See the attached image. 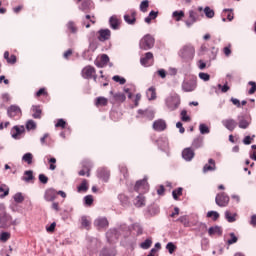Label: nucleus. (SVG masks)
Listing matches in <instances>:
<instances>
[{
	"label": "nucleus",
	"mask_w": 256,
	"mask_h": 256,
	"mask_svg": "<svg viewBox=\"0 0 256 256\" xmlns=\"http://www.w3.org/2000/svg\"><path fill=\"white\" fill-rule=\"evenodd\" d=\"M12 217L7 213L5 204H0V229H8L11 226Z\"/></svg>",
	"instance_id": "1"
},
{
	"label": "nucleus",
	"mask_w": 256,
	"mask_h": 256,
	"mask_svg": "<svg viewBox=\"0 0 256 256\" xmlns=\"http://www.w3.org/2000/svg\"><path fill=\"white\" fill-rule=\"evenodd\" d=\"M181 87L184 93H193L197 89V76H192L190 79L184 80Z\"/></svg>",
	"instance_id": "2"
},
{
	"label": "nucleus",
	"mask_w": 256,
	"mask_h": 256,
	"mask_svg": "<svg viewBox=\"0 0 256 256\" xmlns=\"http://www.w3.org/2000/svg\"><path fill=\"white\" fill-rule=\"evenodd\" d=\"M139 47L143 51H149V49H153L155 47V38L150 34H146L139 42Z\"/></svg>",
	"instance_id": "3"
},
{
	"label": "nucleus",
	"mask_w": 256,
	"mask_h": 256,
	"mask_svg": "<svg viewBox=\"0 0 256 256\" xmlns=\"http://www.w3.org/2000/svg\"><path fill=\"white\" fill-rule=\"evenodd\" d=\"M179 105H181V97L178 94L169 96L166 99V106L170 111H175V109L179 108Z\"/></svg>",
	"instance_id": "4"
},
{
	"label": "nucleus",
	"mask_w": 256,
	"mask_h": 256,
	"mask_svg": "<svg viewBox=\"0 0 256 256\" xmlns=\"http://www.w3.org/2000/svg\"><path fill=\"white\" fill-rule=\"evenodd\" d=\"M195 55V48L191 45H186L180 50V57L186 59V61H191Z\"/></svg>",
	"instance_id": "5"
},
{
	"label": "nucleus",
	"mask_w": 256,
	"mask_h": 256,
	"mask_svg": "<svg viewBox=\"0 0 256 256\" xmlns=\"http://www.w3.org/2000/svg\"><path fill=\"white\" fill-rule=\"evenodd\" d=\"M215 203L218 207H227L229 205V196L225 192L216 195Z\"/></svg>",
	"instance_id": "6"
},
{
	"label": "nucleus",
	"mask_w": 256,
	"mask_h": 256,
	"mask_svg": "<svg viewBox=\"0 0 256 256\" xmlns=\"http://www.w3.org/2000/svg\"><path fill=\"white\" fill-rule=\"evenodd\" d=\"M154 131H165L167 129V123L163 119H159L153 122Z\"/></svg>",
	"instance_id": "7"
},
{
	"label": "nucleus",
	"mask_w": 256,
	"mask_h": 256,
	"mask_svg": "<svg viewBox=\"0 0 256 256\" xmlns=\"http://www.w3.org/2000/svg\"><path fill=\"white\" fill-rule=\"evenodd\" d=\"M99 41H109L111 39V30L109 29H101L99 30Z\"/></svg>",
	"instance_id": "8"
},
{
	"label": "nucleus",
	"mask_w": 256,
	"mask_h": 256,
	"mask_svg": "<svg viewBox=\"0 0 256 256\" xmlns=\"http://www.w3.org/2000/svg\"><path fill=\"white\" fill-rule=\"evenodd\" d=\"M45 201H54L57 199V192H55V189H47L44 194Z\"/></svg>",
	"instance_id": "9"
},
{
	"label": "nucleus",
	"mask_w": 256,
	"mask_h": 256,
	"mask_svg": "<svg viewBox=\"0 0 256 256\" xmlns=\"http://www.w3.org/2000/svg\"><path fill=\"white\" fill-rule=\"evenodd\" d=\"M182 157L185 159V161H191L193 157H195V151L191 148H185L182 151Z\"/></svg>",
	"instance_id": "10"
},
{
	"label": "nucleus",
	"mask_w": 256,
	"mask_h": 256,
	"mask_svg": "<svg viewBox=\"0 0 256 256\" xmlns=\"http://www.w3.org/2000/svg\"><path fill=\"white\" fill-rule=\"evenodd\" d=\"M187 27H192L195 23H197V13L195 11H189V19L185 21Z\"/></svg>",
	"instance_id": "11"
},
{
	"label": "nucleus",
	"mask_w": 256,
	"mask_h": 256,
	"mask_svg": "<svg viewBox=\"0 0 256 256\" xmlns=\"http://www.w3.org/2000/svg\"><path fill=\"white\" fill-rule=\"evenodd\" d=\"M222 124L228 131H235V127H237V122L233 119H226L222 121Z\"/></svg>",
	"instance_id": "12"
},
{
	"label": "nucleus",
	"mask_w": 256,
	"mask_h": 256,
	"mask_svg": "<svg viewBox=\"0 0 256 256\" xmlns=\"http://www.w3.org/2000/svg\"><path fill=\"white\" fill-rule=\"evenodd\" d=\"M94 225L98 229H105V227H109V221L107 218H98L94 221Z\"/></svg>",
	"instance_id": "13"
},
{
	"label": "nucleus",
	"mask_w": 256,
	"mask_h": 256,
	"mask_svg": "<svg viewBox=\"0 0 256 256\" xmlns=\"http://www.w3.org/2000/svg\"><path fill=\"white\" fill-rule=\"evenodd\" d=\"M208 235L210 237H213V235H219V237H221V235H223V229L221 226H212L208 229Z\"/></svg>",
	"instance_id": "14"
},
{
	"label": "nucleus",
	"mask_w": 256,
	"mask_h": 256,
	"mask_svg": "<svg viewBox=\"0 0 256 256\" xmlns=\"http://www.w3.org/2000/svg\"><path fill=\"white\" fill-rule=\"evenodd\" d=\"M237 119H238V126L240 129H247L249 125H251V122L247 121V119H245V116L243 115H239Z\"/></svg>",
	"instance_id": "15"
},
{
	"label": "nucleus",
	"mask_w": 256,
	"mask_h": 256,
	"mask_svg": "<svg viewBox=\"0 0 256 256\" xmlns=\"http://www.w3.org/2000/svg\"><path fill=\"white\" fill-rule=\"evenodd\" d=\"M7 113L10 117H16V115H19V113H21V108L17 105H11L8 108Z\"/></svg>",
	"instance_id": "16"
},
{
	"label": "nucleus",
	"mask_w": 256,
	"mask_h": 256,
	"mask_svg": "<svg viewBox=\"0 0 256 256\" xmlns=\"http://www.w3.org/2000/svg\"><path fill=\"white\" fill-rule=\"evenodd\" d=\"M153 59V54L151 52H147L144 54V57L140 58V63L143 67H147L149 65V61Z\"/></svg>",
	"instance_id": "17"
},
{
	"label": "nucleus",
	"mask_w": 256,
	"mask_h": 256,
	"mask_svg": "<svg viewBox=\"0 0 256 256\" xmlns=\"http://www.w3.org/2000/svg\"><path fill=\"white\" fill-rule=\"evenodd\" d=\"M110 172L109 170L102 168L98 171V177H100V179H103V181H105V183H107L109 181V177H110Z\"/></svg>",
	"instance_id": "18"
},
{
	"label": "nucleus",
	"mask_w": 256,
	"mask_h": 256,
	"mask_svg": "<svg viewBox=\"0 0 256 256\" xmlns=\"http://www.w3.org/2000/svg\"><path fill=\"white\" fill-rule=\"evenodd\" d=\"M142 189H147V180L144 178L142 180H138L134 186V191H141Z\"/></svg>",
	"instance_id": "19"
},
{
	"label": "nucleus",
	"mask_w": 256,
	"mask_h": 256,
	"mask_svg": "<svg viewBox=\"0 0 256 256\" xmlns=\"http://www.w3.org/2000/svg\"><path fill=\"white\" fill-rule=\"evenodd\" d=\"M208 163L209 164H206L204 167H203V173H207L209 171H215L216 169V166H215V160H213L212 158H210L208 160Z\"/></svg>",
	"instance_id": "20"
},
{
	"label": "nucleus",
	"mask_w": 256,
	"mask_h": 256,
	"mask_svg": "<svg viewBox=\"0 0 256 256\" xmlns=\"http://www.w3.org/2000/svg\"><path fill=\"white\" fill-rule=\"evenodd\" d=\"M83 71L84 75H86V79H91V77L95 75V67L93 66H86Z\"/></svg>",
	"instance_id": "21"
},
{
	"label": "nucleus",
	"mask_w": 256,
	"mask_h": 256,
	"mask_svg": "<svg viewBox=\"0 0 256 256\" xmlns=\"http://www.w3.org/2000/svg\"><path fill=\"white\" fill-rule=\"evenodd\" d=\"M101 256H115L117 255V251L115 248H104L101 253Z\"/></svg>",
	"instance_id": "22"
},
{
	"label": "nucleus",
	"mask_w": 256,
	"mask_h": 256,
	"mask_svg": "<svg viewBox=\"0 0 256 256\" xmlns=\"http://www.w3.org/2000/svg\"><path fill=\"white\" fill-rule=\"evenodd\" d=\"M147 97L149 101H155L157 99V92L155 90V87H150L147 91Z\"/></svg>",
	"instance_id": "23"
},
{
	"label": "nucleus",
	"mask_w": 256,
	"mask_h": 256,
	"mask_svg": "<svg viewBox=\"0 0 256 256\" xmlns=\"http://www.w3.org/2000/svg\"><path fill=\"white\" fill-rule=\"evenodd\" d=\"M14 131H16V133L12 134L13 139H19V135H21L22 133H25V127L24 126H14L13 127Z\"/></svg>",
	"instance_id": "24"
},
{
	"label": "nucleus",
	"mask_w": 256,
	"mask_h": 256,
	"mask_svg": "<svg viewBox=\"0 0 256 256\" xmlns=\"http://www.w3.org/2000/svg\"><path fill=\"white\" fill-rule=\"evenodd\" d=\"M124 21L128 23V25H135L137 18H135V12H132L131 16L130 15H124Z\"/></svg>",
	"instance_id": "25"
},
{
	"label": "nucleus",
	"mask_w": 256,
	"mask_h": 256,
	"mask_svg": "<svg viewBox=\"0 0 256 256\" xmlns=\"http://www.w3.org/2000/svg\"><path fill=\"white\" fill-rule=\"evenodd\" d=\"M134 205L135 207H143V205H145V197H143V195H138L134 199Z\"/></svg>",
	"instance_id": "26"
},
{
	"label": "nucleus",
	"mask_w": 256,
	"mask_h": 256,
	"mask_svg": "<svg viewBox=\"0 0 256 256\" xmlns=\"http://www.w3.org/2000/svg\"><path fill=\"white\" fill-rule=\"evenodd\" d=\"M113 98L117 103H123L125 102V99H127V96H125L124 93L118 92L113 95Z\"/></svg>",
	"instance_id": "27"
},
{
	"label": "nucleus",
	"mask_w": 256,
	"mask_h": 256,
	"mask_svg": "<svg viewBox=\"0 0 256 256\" xmlns=\"http://www.w3.org/2000/svg\"><path fill=\"white\" fill-rule=\"evenodd\" d=\"M89 190V186L87 185V180H83L81 184L78 186L77 191L78 193H85Z\"/></svg>",
	"instance_id": "28"
},
{
	"label": "nucleus",
	"mask_w": 256,
	"mask_h": 256,
	"mask_svg": "<svg viewBox=\"0 0 256 256\" xmlns=\"http://www.w3.org/2000/svg\"><path fill=\"white\" fill-rule=\"evenodd\" d=\"M108 100L105 97H98L96 99L95 105L96 107H107Z\"/></svg>",
	"instance_id": "29"
},
{
	"label": "nucleus",
	"mask_w": 256,
	"mask_h": 256,
	"mask_svg": "<svg viewBox=\"0 0 256 256\" xmlns=\"http://www.w3.org/2000/svg\"><path fill=\"white\" fill-rule=\"evenodd\" d=\"M109 23L112 29H119V20L117 19V17L115 16L110 17Z\"/></svg>",
	"instance_id": "30"
},
{
	"label": "nucleus",
	"mask_w": 256,
	"mask_h": 256,
	"mask_svg": "<svg viewBox=\"0 0 256 256\" xmlns=\"http://www.w3.org/2000/svg\"><path fill=\"white\" fill-rule=\"evenodd\" d=\"M203 146V137H197L193 140L192 142V147H194V149H199V147Z\"/></svg>",
	"instance_id": "31"
},
{
	"label": "nucleus",
	"mask_w": 256,
	"mask_h": 256,
	"mask_svg": "<svg viewBox=\"0 0 256 256\" xmlns=\"http://www.w3.org/2000/svg\"><path fill=\"white\" fill-rule=\"evenodd\" d=\"M32 111H33L32 117L34 119H41L42 111L39 109V106H32Z\"/></svg>",
	"instance_id": "32"
},
{
	"label": "nucleus",
	"mask_w": 256,
	"mask_h": 256,
	"mask_svg": "<svg viewBox=\"0 0 256 256\" xmlns=\"http://www.w3.org/2000/svg\"><path fill=\"white\" fill-rule=\"evenodd\" d=\"M183 195V188L179 187L172 191V197L175 201H179V196Z\"/></svg>",
	"instance_id": "33"
},
{
	"label": "nucleus",
	"mask_w": 256,
	"mask_h": 256,
	"mask_svg": "<svg viewBox=\"0 0 256 256\" xmlns=\"http://www.w3.org/2000/svg\"><path fill=\"white\" fill-rule=\"evenodd\" d=\"M204 13L208 19H213L215 17V11H213L209 6L204 8Z\"/></svg>",
	"instance_id": "34"
},
{
	"label": "nucleus",
	"mask_w": 256,
	"mask_h": 256,
	"mask_svg": "<svg viewBox=\"0 0 256 256\" xmlns=\"http://www.w3.org/2000/svg\"><path fill=\"white\" fill-rule=\"evenodd\" d=\"M199 131H200L201 135H207L211 132V130L209 129V126L206 124H200Z\"/></svg>",
	"instance_id": "35"
},
{
	"label": "nucleus",
	"mask_w": 256,
	"mask_h": 256,
	"mask_svg": "<svg viewBox=\"0 0 256 256\" xmlns=\"http://www.w3.org/2000/svg\"><path fill=\"white\" fill-rule=\"evenodd\" d=\"M22 161H25V163H27L28 165H31V163H33V154L29 152L24 154L22 157Z\"/></svg>",
	"instance_id": "36"
},
{
	"label": "nucleus",
	"mask_w": 256,
	"mask_h": 256,
	"mask_svg": "<svg viewBox=\"0 0 256 256\" xmlns=\"http://www.w3.org/2000/svg\"><path fill=\"white\" fill-rule=\"evenodd\" d=\"M24 175H27V177L23 178V180L26 181V183H29V181H33V179H35V177L33 176V170L25 171Z\"/></svg>",
	"instance_id": "37"
},
{
	"label": "nucleus",
	"mask_w": 256,
	"mask_h": 256,
	"mask_svg": "<svg viewBox=\"0 0 256 256\" xmlns=\"http://www.w3.org/2000/svg\"><path fill=\"white\" fill-rule=\"evenodd\" d=\"M153 245V240L147 238L144 242L140 244L141 249H149Z\"/></svg>",
	"instance_id": "38"
},
{
	"label": "nucleus",
	"mask_w": 256,
	"mask_h": 256,
	"mask_svg": "<svg viewBox=\"0 0 256 256\" xmlns=\"http://www.w3.org/2000/svg\"><path fill=\"white\" fill-rule=\"evenodd\" d=\"M81 225L82 227H85V229H89V227H91V221L87 219V216L81 217Z\"/></svg>",
	"instance_id": "39"
},
{
	"label": "nucleus",
	"mask_w": 256,
	"mask_h": 256,
	"mask_svg": "<svg viewBox=\"0 0 256 256\" xmlns=\"http://www.w3.org/2000/svg\"><path fill=\"white\" fill-rule=\"evenodd\" d=\"M172 17L176 18V21H181L183 17H185V12L181 11H174Z\"/></svg>",
	"instance_id": "40"
},
{
	"label": "nucleus",
	"mask_w": 256,
	"mask_h": 256,
	"mask_svg": "<svg viewBox=\"0 0 256 256\" xmlns=\"http://www.w3.org/2000/svg\"><path fill=\"white\" fill-rule=\"evenodd\" d=\"M91 7V0H83L80 6L81 11H87Z\"/></svg>",
	"instance_id": "41"
},
{
	"label": "nucleus",
	"mask_w": 256,
	"mask_h": 256,
	"mask_svg": "<svg viewBox=\"0 0 256 256\" xmlns=\"http://www.w3.org/2000/svg\"><path fill=\"white\" fill-rule=\"evenodd\" d=\"M26 129H27V131L37 129V124L33 120H28L26 123Z\"/></svg>",
	"instance_id": "42"
},
{
	"label": "nucleus",
	"mask_w": 256,
	"mask_h": 256,
	"mask_svg": "<svg viewBox=\"0 0 256 256\" xmlns=\"http://www.w3.org/2000/svg\"><path fill=\"white\" fill-rule=\"evenodd\" d=\"M166 249L168 250L170 255H173V253H175V251L177 250V246H175V244L173 242H169L166 245Z\"/></svg>",
	"instance_id": "43"
},
{
	"label": "nucleus",
	"mask_w": 256,
	"mask_h": 256,
	"mask_svg": "<svg viewBox=\"0 0 256 256\" xmlns=\"http://www.w3.org/2000/svg\"><path fill=\"white\" fill-rule=\"evenodd\" d=\"M14 201L15 203H23L25 201V197H23L21 192H18L14 195Z\"/></svg>",
	"instance_id": "44"
},
{
	"label": "nucleus",
	"mask_w": 256,
	"mask_h": 256,
	"mask_svg": "<svg viewBox=\"0 0 256 256\" xmlns=\"http://www.w3.org/2000/svg\"><path fill=\"white\" fill-rule=\"evenodd\" d=\"M113 81H115L116 83H119L120 85H125V83H127V80L119 75H115L113 76Z\"/></svg>",
	"instance_id": "45"
},
{
	"label": "nucleus",
	"mask_w": 256,
	"mask_h": 256,
	"mask_svg": "<svg viewBox=\"0 0 256 256\" xmlns=\"http://www.w3.org/2000/svg\"><path fill=\"white\" fill-rule=\"evenodd\" d=\"M148 8H149V1L148 0L142 1L140 4V11H142V13H147Z\"/></svg>",
	"instance_id": "46"
},
{
	"label": "nucleus",
	"mask_w": 256,
	"mask_h": 256,
	"mask_svg": "<svg viewBox=\"0 0 256 256\" xmlns=\"http://www.w3.org/2000/svg\"><path fill=\"white\" fill-rule=\"evenodd\" d=\"M9 239H11V234L9 232H2L0 234V241H3V243H6Z\"/></svg>",
	"instance_id": "47"
},
{
	"label": "nucleus",
	"mask_w": 256,
	"mask_h": 256,
	"mask_svg": "<svg viewBox=\"0 0 256 256\" xmlns=\"http://www.w3.org/2000/svg\"><path fill=\"white\" fill-rule=\"evenodd\" d=\"M207 217L211 218L213 221H217V219H219V212L217 211H209L207 212Z\"/></svg>",
	"instance_id": "48"
},
{
	"label": "nucleus",
	"mask_w": 256,
	"mask_h": 256,
	"mask_svg": "<svg viewBox=\"0 0 256 256\" xmlns=\"http://www.w3.org/2000/svg\"><path fill=\"white\" fill-rule=\"evenodd\" d=\"M225 219H227L228 223H235V221H236L235 214L232 216L231 212H229V211L225 212Z\"/></svg>",
	"instance_id": "49"
},
{
	"label": "nucleus",
	"mask_w": 256,
	"mask_h": 256,
	"mask_svg": "<svg viewBox=\"0 0 256 256\" xmlns=\"http://www.w3.org/2000/svg\"><path fill=\"white\" fill-rule=\"evenodd\" d=\"M230 237H231V239H229L227 241L228 245H233V244L237 243V241H239V238H237V236H235V233H233V232L230 233Z\"/></svg>",
	"instance_id": "50"
},
{
	"label": "nucleus",
	"mask_w": 256,
	"mask_h": 256,
	"mask_svg": "<svg viewBox=\"0 0 256 256\" xmlns=\"http://www.w3.org/2000/svg\"><path fill=\"white\" fill-rule=\"evenodd\" d=\"M181 120L184 121L185 123H189V121H191V117L187 116V110H182Z\"/></svg>",
	"instance_id": "51"
},
{
	"label": "nucleus",
	"mask_w": 256,
	"mask_h": 256,
	"mask_svg": "<svg viewBox=\"0 0 256 256\" xmlns=\"http://www.w3.org/2000/svg\"><path fill=\"white\" fill-rule=\"evenodd\" d=\"M38 179L43 185H47V183H49V178L45 174H40Z\"/></svg>",
	"instance_id": "52"
},
{
	"label": "nucleus",
	"mask_w": 256,
	"mask_h": 256,
	"mask_svg": "<svg viewBox=\"0 0 256 256\" xmlns=\"http://www.w3.org/2000/svg\"><path fill=\"white\" fill-rule=\"evenodd\" d=\"M139 115H150L149 119H153L155 117V113L153 111H143V110H138Z\"/></svg>",
	"instance_id": "53"
},
{
	"label": "nucleus",
	"mask_w": 256,
	"mask_h": 256,
	"mask_svg": "<svg viewBox=\"0 0 256 256\" xmlns=\"http://www.w3.org/2000/svg\"><path fill=\"white\" fill-rule=\"evenodd\" d=\"M248 85L251 86L250 90L248 91L249 95H253L256 92V83L254 81L248 82Z\"/></svg>",
	"instance_id": "54"
},
{
	"label": "nucleus",
	"mask_w": 256,
	"mask_h": 256,
	"mask_svg": "<svg viewBox=\"0 0 256 256\" xmlns=\"http://www.w3.org/2000/svg\"><path fill=\"white\" fill-rule=\"evenodd\" d=\"M0 193H3V194H0V199H5V197L9 195V188L5 190L4 187H0Z\"/></svg>",
	"instance_id": "55"
},
{
	"label": "nucleus",
	"mask_w": 256,
	"mask_h": 256,
	"mask_svg": "<svg viewBox=\"0 0 256 256\" xmlns=\"http://www.w3.org/2000/svg\"><path fill=\"white\" fill-rule=\"evenodd\" d=\"M100 61L102 62L103 66L105 67L107 63H109V56L107 54H102L100 57Z\"/></svg>",
	"instance_id": "56"
},
{
	"label": "nucleus",
	"mask_w": 256,
	"mask_h": 256,
	"mask_svg": "<svg viewBox=\"0 0 256 256\" xmlns=\"http://www.w3.org/2000/svg\"><path fill=\"white\" fill-rule=\"evenodd\" d=\"M85 205H93V196L92 195H87L84 197Z\"/></svg>",
	"instance_id": "57"
},
{
	"label": "nucleus",
	"mask_w": 256,
	"mask_h": 256,
	"mask_svg": "<svg viewBox=\"0 0 256 256\" xmlns=\"http://www.w3.org/2000/svg\"><path fill=\"white\" fill-rule=\"evenodd\" d=\"M199 77L202 79V81H209V79H211V75L204 72H200Z\"/></svg>",
	"instance_id": "58"
},
{
	"label": "nucleus",
	"mask_w": 256,
	"mask_h": 256,
	"mask_svg": "<svg viewBox=\"0 0 256 256\" xmlns=\"http://www.w3.org/2000/svg\"><path fill=\"white\" fill-rule=\"evenodd\" d=\"M67 122L64 119H59L58 122L55 124V127H61V129H65Z\"/></svg>",
	"instance_id": "59"
},
{
	"label": "nucleus",
	"mask_w": 256,
	"mask_h": 256,
	"mask_svg": "<svg viewBox=\"0 0 256 256\" xmlns=\"http://www.w3.org/2000/svg\"><path fill=\"white\" fill-rule=\"evenodd\" d=\"M68 29L71 31V33H77V27L75 26V23L71 21L68 23Z\"/></svg>",
	"instance_id": "60"
},
{
	"label": "nucleus",
	"mask_w": 256,
	"mask_h": 256,
	"mask_svg": "<svg viewBox=\"0 0 256 256\" xmlns=\"http://www.w3.org/2000/svg\"><path fill=\"white\" fill-rule=\"evenodd\" d=\"M218 89H221L222 93H227V91H229V85L224 84L223 86L221 84H218Z\"/></svg>",
	"instance_id": "61"
},
{
	"label": "nucleus",
	"mask_w": 256,
	"mask_h": 256,
	"mask_svg": "<svg viewBox=\"0 0 256 256\" xmlns=\"http://www.w3.org/2000/svg\"><path fill=\"white\" fill-rule=\"evenodd\" d=\"M134 229L137 230V235H143V227L139 224H134Z\"/></svg>",
	"instance_id": "62"
},
{
	"label": "nucleus",
	"mask_w": 256,
	"mask_h": 256,
	"mask_svg": "<svg viewBox=\"0 0 256 256\" xmlns=\"http://www.w3.org/2000/svg\"><path fill=\"white\" fill-rule=\"evenodd\" d=\"M55 227H57V223L53 222L49 227L46 228L48 233H53L55 231Z\"/></svg>",
	"instance_id": "63"
},
{
	"label": "nucleus",
	"mask_w": 256,
	"mask_h": 256,
	"mask_svg": "<svg viewBox=\"0 0 256 256\" xmlns=\"http://www.w3.org/2000/svg\"><path fill=\"white\" fill-rule=\"evenodd\" d=\"M178 221H180V223H183V225H188L189 224V220L187 219V216H181Z\"/></svg>",
	"instance_id": "64"
}]
</instances>
